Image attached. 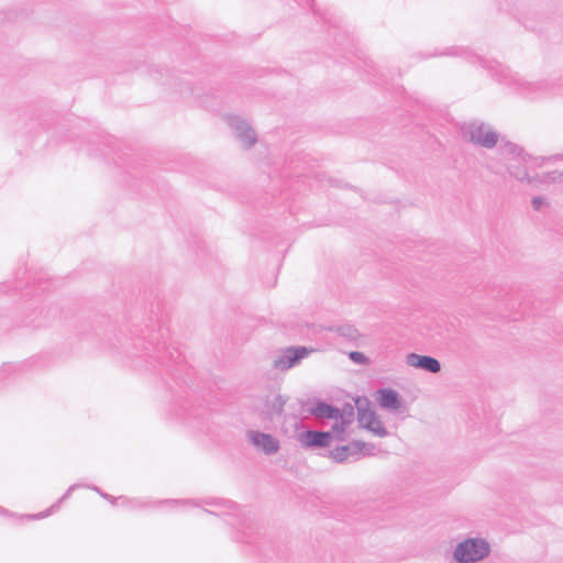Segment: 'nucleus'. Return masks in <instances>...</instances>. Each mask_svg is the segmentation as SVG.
<instances>
[{"instance_id":"17","label":"nucleus","mask_w":563,"mask_h":563,"mask_svg":"<svg viewBox=\"0 0 563 563\" xmlns=\"http://www.w3.org/2000/svg\"><path fill=\"white\" fill-rule=\"evenodd\" d=\"M368 431H371L373 434L384 438L388 434L386 428L384 427L382 420L375 416L372 426L366 428Z\"/></svg>"},{"instance_id":"2","label":"nucleus","mask_w":563,"mask_h":563,"mask_svg":"<svg viewBox=\"0 0 563 563\" xmlns=\"http://www.w3.org/2000/svg\"><path fill=\"white\" fill-rule=\"evenodd\" d=\"M490 547L488 542L479 538H470L460 542L453 552L457 563H475L488 556Z\"/></svg>"},{"instance_id":"13","label":"nucleus","mask_w":563,"mask_h":563,"mask_svg":"<svg viewBox=\"0 0 563 563\" xmlns=\"http://www.w3.org/2000/svg\"><path fill=\"white\" fill-rule=\"evenodd\" d=\"M354 419V407L346 404L342 410L339 409L338 421L332 427V431L336 434L343 433L345 427L349 426Z\"/></svg>"},{"instance_id":"15","label":"nucleus","mask_w":563,"mask_h":563,"mask_svg":"<svg viewBox=\"0 0 563 563\" xmlns=\"http://www.w3.org/2000/svg\"><path fill=\"white\" fill-rule=\"evenodd\" d=\"M78 487H79V485H78V484H74V485L69 486V487H68V489L66 490V493L63 495V497L57 501V504L53 505L51 508H48V509H47V510H45V511H42V512H40V514H36V515H33V516H30V518H32V519H43V518H45V517L49 516V515H51L55 509H57V508L59 507V504H60L62 501H64L65 499H67V498L70 496V494H71L75 489H77Z\"/></svg>"},{"instance_id":"16","label":"nucleus","mask_w":563,"mask_h":563,"mask_svg":"<svg viewBox=\"0 0 563 563\" xmlns=\"http://www.w3.org/2000/svg\"><path fill=\"white\" fill-rule=\"evenodd\" d=\"M550 183H563V170L562 172H550L543 175H538V179L533 185L550 184Z\"/></svg>"},{"instance_id":"4","label":"nucleus","mask_w":563,"mask_h":563,"mask_svg":"<svg viewBox=\"0 0 563 563\" xmlns=\"http://www.w3.org/2000/svg\"><path fill=\"white\" fill-rule=\"evenodd\" d=\"M286 401L279 394H269L254 404V411L263 421H273L282 416Z\"/></svg>"},{"instance_id":"3","label":"nucleus","mask_w":563,"mask_h":563,"mask_svg":"<svg viewBox=\"0 0 563 563\" xmlns=\"http://www.w3.org/2000/svg\"><path fill=\"white\" fill-rule=\"evenodd\" d=\"M461 130L465 140L485 148H493L498 142V134L483 122L464 123Z\"/></svg>"},{"instance_id":"18","label":"nucleus","mask_w":563,"mask_h":563,"mask_svg":"<svg viewBox=\"0 0 563 563\" xmlns=\"http://www.w3.org/2000/svg\"><path fill=\"white\" fill-rule=\"evenodd\" d=\"M88 487L90 488V486H88ZM91 489L96 490V492H97V493H98L102 498H104V499L109 500V501H110L111 504H113V505L117 503V500H118V499H122V501H123L122 504H124V505H125V504H126V505H128V504H129V505L131 504V505H132V507H136V506H137V504H139V501H136V500H130V499H128V498H125V497L115 498V497H113V496H111V495H109V494H107V493L101 492L97 486H91Z\"/></svg>"},{"instance_id":"9","label":"nucleus","mask_w":563,"mask_h":563,"mask_svg":"<svg viewBox=\"0 0 563 563\" xmlns=\"http://www.w3.org/2000/svg\"><path fill=\"white\" fill-rule=\"evenodd\" d=\"M330 431L307 430L300 434V442L307 448H327L332 440Z\"/></svg>"},{"instance_id":"14","label":"nucleus","mask_w":563,"mask_h":563,"mask_svg":"<svg viewBox=\"0 0 563 563\" xmlns=\"http://www.w3.org/2000/svg\"><path fill=\"white\" fill-rule=\"evenodd\" d=\"M355 404L358 412V423L361 424V427L366 429L367 427L372 426L376 413L366 408L368 406L367 399L357 398L355 400Z\"/></svg>"},{"instance_id":"7","label":"nucleus","mask_w":563,"mask_h":563,"mask_svg":"<svg viewBox=\"0 0 563 563\" xmlns=\"http://www.w3.org/2000/svg\"><path fill=\"white\" fill-rule=\"evenodd\" d=\"M247 439L252 445L267 455L277 453L280 448L278 439L269 433L250 430L247 431Z\"/></svg>"},{"instance_id":"8","label":"nucleus","mask_w":563,"mask_h":563,"mask_svg":"<svg viewBox=\"0 0 563 563\" xmlns=\"http://www.w3.org/2000/svg\"><path fill=\"white\" fill-rule=\"evenodd\" d=\"M406 363L411 367L420 368L431 374H437L441 371L440 362L435 357L429 355L409 353L406 356Z\"/></svg>"},{"instance_id":"5","label":"nucleus","mask_w":563,"mask_h":563,"mask_svg":"<svg viewBox=\"0 0 563 563\" xmlns=\"http://www.w3.org/2000/svg\"><path fill=\"white\" fill-rule=\"evenodd\" d=\"M311 352V349L305 346L287 347L273 361V367L279 371H287L298 365L300 361L307 357Z\"/></svg>"},{"instance_id":"6","label":"nucleus","mask_w":563,"mask_h":563,"mask_svg":"<svg viewBox=\"0 0 563 563\" xmlns=\"http://www.w3.org/2000/svg\"><path fill=\"white\" fill-rule=\"evenodd\" d=\"M227 121L235 137L245 148H250L256 143V133L245 120L236 115H229Z\"/></svg>"},{"instance_id":"22","label":"nucleus","mask_w":563,"mask_h":563,"mask_svg":"<svg viewBox=\"0 0 563 563\" xmlns=\"http://www.w3.org/2000/svg\"><path fill=\"white\" fill-rule=\"evenodd\" d=\"M167 503L172 504V505H191V504H194L191 500H179V499L168 500Z\"/></svg>"},{"instance_id":"11","label":"nucleus","mask_w":563,"mask_h":563,"mask_svg":"<svg viewBox=\"0 0 563 563\" xmlns=\"http://www.w3.org/2000/svg\"><path fill=\"white\" fill-rule=\"evenodd\" d=\"M364 446H365V443H363L361 441H354V442H351L350 444L338 446V448L329 451V456L333 461H335L338 463H342V462L346 461L349 456L358 454L363 450Z\"/></svg>"},{"instance_id":"20","label":"nucleus","mask_w":563,"mask_h":563,"mask_svg":"<svg viewBox=\"0 0 563 563\" xmlns=\"http://www.w3.org/2000/svg\"><path fill=\"white\" fill-rule=\"evenodd\" d=\"M349 357L351 361H353L354 363L360 364V365H366L369 363L368 357L365 356L364 353L358 352V351L350 352Z\"/></svg>"},{"instance_id":"10","label":"nucleus","mask_w":563,"mask_h":563,"mask_svg":"<svg viewBox=\"0 0 563 563\" xmlns=\"http://www.w3.org/2000/svg\"><path fill=\"white\" fill-rule=\"evenodd\" d=\"M377 402L383 409L397 411L402 406V398L391 388H380L377 390Z\"/></svg>"},{"instance_id":"21","label":"nucleus","mask_w":563,"mask_h":563,"mask_svg":"<svg viewBox=\"0 0 563 563\" xmlns=\"http://www.w3.org/2000/svg\"><path fill=\"white\" fill-rule=\"evenodd\" d=\"M531 203L533 209L539 211L541 207L545 203V199L543 197L537 196L532 198Z\"/></svg>"},{"instance_id":"12","label":"nucleus","mask_w":563,"mask_h":563,"mask_svg":"<svg viewBox=\"0 0 563 563\" xmlns=\"http://www.w3.org/2000/svg\"><path fill=\"white\" fill-rule=\"evenodd\" d=\"M309 413L317 419H333L338 421L339 408L318 400L309 408Z\"/></svg>"},{"instance_id":"1","label":"nucleus","mask_w":563,"mask_h":563,"mask_svg":"<svg viewBox=\"0 0 563 563\" xmlns=\"http://www.w3.org/2000/svg\"><path fill=\"white\" fill-rule=\"evenodd\" d=\"M499 152L507 161L506 167L511 177L529 185L537 181L538 174H531V172L543 165L544 157H533L511 142L503 143L499 146Z\"/></svg>"},{"instance_id":"19","label":"nucleus","mask_w":563,"mask_h":563,"mask_svg":"<svg viewBox=\"0 0 563 563\" xmlns=\"http://www.w3.org/2000/svg\"><path fill=\"white\" fill-rule=\"evenodd\" d=\"M338 332L350 341H355L360 336L358 331L352 325H342L338 329Z\"/></svg>"},{"instance_id":"23","label":"nucleus","mask_w":563,"mask_h":563,"mask_svg":"<svg viewBox=\"0 0 563 563\" xmlns=\"http://www.w3.org/2000/svg\"><path fill=\"white\" fill-rule=\"evenodd\" d=\"M223 505L225 507H233V504L231 501H223Z\"/></svg>"}]
</instances>
